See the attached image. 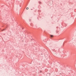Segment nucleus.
Returning a JSON list of instances; mask_svg holds the SVG:
<instances>
[{"instance_id": "nucleus-1", "label": "nucleus", "mask_w": 76, "mask_h": 76, "mask_svg": "<svg viewBox=\"0 0 76 76\" xmlns=\"http://www.w3.org/2000/svg\"><path fill=\"white\" fill-rule=\"evenodd\" d=\"M2 26V27H4V26H5V27L7 28V26H7V24H3Z\"/></svg>"}, {"instance_id": "nucleus-2", "label": "nucleus", "mask_w": 76, "mask_h": 76, "mask_svg": "<svg viewBox=\"0 0 76 76\" xmlns=\"http://www.w3.org/2000/svg\"><path fill=\"white\" fill-rule=\"evenodd\" d=\"M49 36L50 37V38H51V39H52V38H53V37H54V36L52 35H49Z\"/></svg>"}, {"instance_id": "nucleus-3", "label": "nucleus", "mask_w": 76, "mask_h": 76, "mask_svg": "<svg viewBox=\"0 0 76 76\" xmlns=\"http://www.w3.org/2000/svg\"><path fill=\"white\" fill-rule=\"evenodd\" d=\"M6 30V28L4 29L3 30H1V31H5Z\"/></svg>"}, {"instance_id": "nucleus-4", "label": "nucleus", "mask_w": 76, "mask_h": 76, "mask_svg": "<svg viewBox=\"0 0 76 76\" xmlns=\"http://www.w3.org/2000/svg\"><path fill=\"white\" fill-rule=\"evenodd\" d=\"M39 4H41V2L40 1L39 2Z\"/></svg>"}, {"instance_id": "nucleus-5", "label": "nucleus", "mask_w": 76, "mask_h": 76, "mask_svg": "<svg viewBox=\"0 0 76 76\" xmlns=\"http://www.w3.org/2000/svg\"><path fill=\"white\" fill-rule=\"evenodd\" d=\"M39 12H41V11L40 10H38Z\"/></svg>"}, {"instance_id": "nucleus-6", "label": "nucleus", "mask_w": 76, "mask_h": 76, "mask_svg": "<svg viewBox=\"0 0 76 76\" xmlns=\"http://www.w3.org/2000/svg\"><path fill=\"white\" fill-rule=\"evenodd\" d=\"M28 7H27L26 8V9H27V10H28Z\"/></svg>"}, {"instance_id": "nucleus-7", "label": "nucleus", "mask_w": 76, "mask_h": 76, "mask_svg": "<svg viewBox=\"0 0 76 76\" xmlns=\"http://www.w3.org/2000/svg\"><path fill=\"white\" fill-rule=\"evenodd\" d=\"M65 42H64L63 43V45H64V43H65Z\"/></svg>"}, {"instance_id": "nucleus-8", "label": "nucleus", "mask_w": 76, "mask_h": 76, "mask_svg": "<svg viewBox=\"0 0 76 76\" xmlns=\"http://www.w3.org/2000/svg\"><path fill=\"white\" fill-rule=\"evenodd\" d=\"M56 28L57 29L58 28V27H56Z\"/></svg>"}, {"instance_id": "nucleus-9", "label": "nucleus", "mask_w": 76, "mask_h": 76, "mask_svg": "<svg viewBox=\"0 0 76 76\" xmlns=\"http://www.w3.org/2000/svg\"><path fill=\"white\" fill-rule=\"evenodd\" d=\"M40 73H41V72H42V71H40Z\"/></svg>"}, {"instance_id": "nucleus-10", "label": "nucleus", "mask_w": 76, "mask_h": 76, "mask_svg": "<svg viewBox=\"0 0 76 76\" xmlns=\"http://www.w3.org/2000/svg\"><path fill=\"white\" fill-rule=\"evenodd\" d=\"M31 26H32V24H31Z\"/></svg>"}, {"instance_id": "nucleus-11", "label": "nucleus", "mask_w": 76, "mask_h": 76, "mask_svg": "<svg viewBox=\"0 0 76 76\" xmlns=\"http://www.w3.org/2000/svg\"><path fill=\"white\" fill-rule=\"evenodd\" d=\"M29 21H31V19H30Z\"/></svg>"}, {"instance_id": "nucleus-12", "label": "nucleus", "mask_w": 76, "mask_h": 76, "mask_svg": "<svg viewBox=\"0 0 76 76\" xmlns=\"http://www.w3.org/2000/svg\"><path fill=\"white\" fill-rule=\"evenodd\" d=\"M52 3H53V1H52Z\"/></svg>"}, {"instance_id": "nucleus-13", "label": "nucleus", "mask_w": 76, "mask_h": 76, "mask_svg": "<svg viewBox=\"0 0 76 76\" xmlns=\"http://www.w3.org/2000/svg\"><path fill=\"white\" fill-rule=\"evenodd\" d=\"M31 40L32 41V39H31Z\"/></svg>"}, {"instance_id": "nucleus-14", "label": "nucleus", "mask_w": 76, "mask_h": 76, "mask_svg": "<svg viewBox=\"0 0 76 76\" xmlns=\"http://www.w3.org/2000/svg\"><path fill=\"white\" fill-rule=\"evenodd\" d=\"M31 10H32V9H31Z\"/></svg>"}]
</instances>
